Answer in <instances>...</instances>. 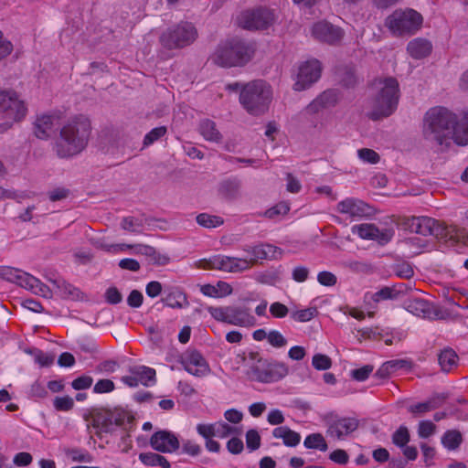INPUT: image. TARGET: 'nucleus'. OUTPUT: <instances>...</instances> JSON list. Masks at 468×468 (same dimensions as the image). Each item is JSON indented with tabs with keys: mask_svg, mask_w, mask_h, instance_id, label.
Listing matches in <instances>:
<instances>
[{
	"mask_svg": "<svg viewBox=\"0 0 468 468\" xmlns=\"http://www.w3.org/2000/svg\"><path fill=\"white\" fill-rule=\"evenodd\" d=\"M313 367L317 370H326L332 366V361L329 356L323 354H316L312 359Z\"/></svg>",
	"mask_w": 468,
	"mask_h": 468,
	"instance_id": "de8ad7c7",
	"label": "nucleus"
},
{
	"mask_svg": "<svg viewBox=\"0 0 468 468\" xmlns=\"http://www.w3.org/2000/svg\"><path fill=\"white\" fill-rule=\"evenodd\" d=\"M436 431V425L431 420H421L418 425V435L420 438L426 439L433 435Z\"/></svg>",
	"mask_w": 468,
	"mask_h": 468,
	"instance_id": "c03bdc74",
	"label": "nucleus"
},
{
	"mask_svg": "<svg viewBox=\"0 0 468 468\" xmlns=\"http://www.w3.org/2000/svg\"><path fill=\"white\" fill-rule=\"evenodd\" d=\"M311 34L318 41L330 45L339 43L344 37V31L339 27L326 21H319L313 25Z\"/></svg>",
	"mask_w": 468,
	"mask_h": 468,
	"instance_id": "f3484780",
	"label": "nucleus"
},
{
	"mask_svg": "<svg viewBox=\"0 0 468 468\" xmlns=\"http://www.w3.org/2000/svg\"><path fill=\"white\" fill-rule=\"evenodd\" d=\"M254 45L239 38L221 41L210 56L213 64L221 68L242 67L251 60Z\"/></svg>",
	"mask_w": 468,
	"mask_h": 468,
	"instance_id": "20e7f679",
	"label": "nucleus"
},
{
	"mask_svg": "<svg viewBox=\"0 0 468 468\" xmlns=\"http://www.w3.org/2000/svg\"><path fill=\"white\" fill-rule=\"evenodd\" d=\"M463 441L462 432L455 429L447 430L441 438V442L447 451L458 450Z\"/></svg>",
	"mask_w": 468,
	"mask_h": 468,
	"instance_id": "c756f323",
	"label": "nucleus"
},
{
	"mask_svg": "<svg viewBox=\"0 0 468 468\" xmlns=\"http://www.w3.org/2000/svg\"><path fill=\"white\" fill-rule=\"evenodd\" d=\"M92 382H93V379L91 377L80 376V377L75 378L71 382V387L75 390H83V389H87V388H90L92 385Z\"/></svg>",
	"mask_w": 468,
	"mask_h": 468,
	"instance_id": "bf43d9fd",
	"label": "nucleus"
},
{
	"mask_svg": "<svg viewBox=\"0 0 468 468\" xmlns=\"http://www.w3.org/2000/svg\"><path fill=\"white\" fill-rule=\"evenodd\" d=\"M395 274L403 279H410L414 275L412 266L408 262H401L394 267Z\"/></svg>",
	"mask_w": 468,
	"mask_h": 468,
	"instance_id": "3c124183",
	"label": "nucleus"
},
{
	"mask_svg": "<svg viewBox=\"0 0 468 468\" xmlns=\"http://www.w3.org/2000/svg\"><path fill=\"white\" fill-rule=\"evenodd\" d=\"M309 270L305 266H297L292 270V279L297 282H303L307 280Z\"/></svg>",
	"mask_w": 468,
	"mask_h": 468,
	"instance_id": "774afa93",
	"label": "nucleus"
},
{
	"mask_svg": "<svg viewBox=\"0 0 468 468\" xmlns=\"http://www.w3.org/2000/svg\"><path fill=\"white\" fill-rule=\"evenodd\" d=\"M121 227L124 230L137 232L138 229L142 227V222L133 217H125L121 222Z\"/></svg>",
	"mask_w": 468,
	"mask_h": 468,
	"instance_id": "864d4df0",
	"label": "nucleus"
},
{
	"mask_svg": "<svg viewBox=\"0 0 468 468\" xmlns=\"http://www.w3.org/2000/svg\"><path fill=\"white\" fill-rule=\"evenodd\" d=\"M236 429L229 426L224 421L215 422V436L218 438H226L235 432Z\"/></svg>",
	"mask_w": 468,
	"mask_h": 468,
	"instance_id": "6e6d98bb",
	"label": "nucleus"
},
{
	"mask_svg": "<svg viewBox=\"0 0 468 468\" xmlns=\"http://www.w3.org/2000/svg\"><path fill=\"white\" fill-rule=\"evenodd\" d=\"M422 133L427 144L435 151L446 149L452 139L458 145H467L468 112L457 119L444 107L431 108L425 114Z\"/></svg>",
	"mask_w": 468,
	"mask_h": 468,
	"instance_id": "f257e3e1",
	"label": "nucleus"
},
{
	"mask_svg": "<svg viewBox=\"0 0 468 468\" xmlns=\"http://www.w3.org/2000/svg\"><path fill=\"white\" fill-rule=\"evenodd\" d=\"M357 155L359 159L364 163L372 165L378 164L380 160L379 154L376 151L369 148H361L357 150Z\"/></svg>",
	"mask_w": 468,
	"mask_h": 468,
	"instance_id": "37998d69",
	"label": "nucleus"
},
{
	"mask_svg": "<svg viewBox=\"0 0 468 468\" xmlns=\"http://www.w3.org/2000/svg\"><path fill=\"white\" fill-rule=\"evenodd\" d=\"M246 444L250 451H256L261 446V436L256 430H249L246 433Z\"/></svg>",
	"mask_w": 468,
	"mask_h": 468,
	"instance_id": "09e8293b",
	"label": "nucleus"
},
{
	"mask_svg": "<svg viewBox=\"0 0 468 468\" xmlns=\"http://www.w3.org/2000/svg\"><path fill=\"white\" fill-rule=\"evenodd\" d=\"M197 37V31L193 24L181 22L167 29L160 36L161 44L166 48H184L193 43Z\"/></svg>",
	"mask_w": 468,
	"mask_h": 468,
	"instance_id": "f8f14e48",
	"label": "nucleus"
},
{
	"mask_svg": "<svg viewBox=\"0 0 468 468\" xmlns=\"http://www.w3.org/2000/svg\"><path fill=\"white\" fill-rule=\"evenodd\" d=\"M151 447L160 452H173L179 449L177 437L168 431L154 432L150 438Z\"/></svg>",
	"mask_w": 468,
	"mask_h": 468,
	"instance_id": "412c9836",
	"label": "nucleus"
},
{
	"mask_svg": "<svg viewBox=\"0 0 468 468\" xmlns=\"http://www.w3.org/2000/svg\"><path fill=\"white\" fill-rule=\"evenodd\" d=\"M128 372L129 375L122 377L121 380L130 388H136L140 384L145 387H151L156 382V372L152 367L135 365L129 367Z\"/></svg>",
	"mask_w": 468,
	"mask_h": 468,
	"instance_id": "4468645a",
	"label": "nucleus"
},
{
	"mask_svg": "<svg viewBox=\"0 0 468 468\" xmlns=\"http://www.w3.org/2000/svg\"><path fill=\"white\" fill-rule=\"evenodd\" d=\"M210 268L229 272H241L251 268V261L246 258L215 256L209 260Z\"/></svg>",
	"mask_w": 468,
	"mask_h": 468,
	"instance_id": "a211bd4d",
	"label": "nucleus"
},
{
	"mask_svg": "<svg viewBox=\"0 0 468 468\" xmlns=\"http://www.w3.org/2000/svg\"><path fill=\"white\" fill-rule=\"evenodd\" d=\"M272 91L271 86L263 80H253L242 86L239 103L251 115H261L269 108Z\"/></svg>",
	"mask_w": 468,
	"mask_h": 468,
	"instance_id": "39448f33",
	"label": "nucleus"
},
{
	"mask_svg": "<svg viewBox=\"0 0 468 468\" xmlns=\"http://www.w3.org/2000/svg\"><path fill=\"white\" fill-rule=\"evenodd\" d=\"M373 366L366 365L360 368H356L351 371V377L357 381H365L368 378L370 374L373 372Z\"/></svg>",
	"mask_w": 468,
	"mask_h": 468,
	"instance_id": "603ef678",
	"label": "nucleus"
},
{
	"mask_svg": "<svg viewBox=\"0 0 468 468\" xmlns=\"http://www.w3.org/2000/svg\"><path fill=\"white\" fill-rule=\"evenodd\" d=\"M207 313L217 322L239 327H253L257 324L250 309L240 305L207 306Z\"/></svg>",
	"mask_w": 468,
	"mask_h": 468,
	"instance_id": "6e6552de",
	"label": "nucleus"
},
{
	"mask_svg": "<svg viewBox=\"0 0 468 468\" xmlns=\"http://www.w3.org/2000/svg\"><path fill=\"white\" fill-rule=\"evenodd\" d=\"M410 432L407 427L400 426L392 435V442L399 446L404 447L410 441Z\"/></svg>",
	"mask_w": 468,
	"mask_h": 468,
	"instance_id": "79ce46f5",
	"label": "nucleus"
},
{
	"mask_svg": "<svg viewBox=\"0 0 468 468\" xmlns=\"http://www.w3.org/2000/svg\"><path fill=\"white\" fill-rule=\"evenodd\" d=\"M135 249L136 254H142L145 255L149 258H152V256H156V250L154 247L148 246V245H127V244H116V245H109L105 246V250L107 251L113 250H124L125 249Z\"/></svg>",
	"mask_w": 468,
	"mask_h": 468,
	"instance_id": "72a5a7b5",
	"label": "nucleus"
},
{
	"mask_svg": "<svg viewBox=\"0 0 468 468\" xmlns=\"http://www.w3.org/2000/svg\"><path fill=\"white\" fill-rule=\"evenodd\" d=\"M402 226L411 233L424 237L432 236L438 239H445L450 235V230L445 224L426 216L405 218Z\"/></svg>",
	"mask_w": 468,
	"mask_h": 468,
	"instance_id": "9d476101",
	"label": "nucleus"
},
{
	"mask_svg": "<svg viewBox=\"0 0 468 468\" xmlns=\"http://www.w3.org/2000/svg\"><path fill=\"white\" fill-rule=\"evenodd\" d=\"M27 107L14 90H0V133L21 121L27 114Z\"/></svg>",
	"mask_w": 468,
	"mask_h": 468,
	"instance_id": "1a4fd4ad",
	"label": "nucleus"
},
{
	"mask_svg": "<svg viewBox=\"0 0 468 468\" xmlns=\"http://www.w3.org/2000/svg\"><path fill=\"white\" fill-rule=\"evenodd\" d=\"M335 211L352 220L369 217L373 213L372 207L367 203L355 197H346L338 202Z\"/></svg>",
	"mask_w": 468,
	"mask_h": 468,
	"instance_id": "2eb2a0df",
	"label": "nucleus"
},
{
	"mask_svg": "<svg viewBox=\"0 0 468 468\" xmlns=\"http://www.w3.org/2000/svg\"><path fill=\"white\" fill-rule=\"evenodd\" d=\"M91 123L90 119L78 114L68 119L60 127L54 143V151L59 158L69 159L81 154L88 146Z\"/></svg>",
	"mask_w": 468,
	"mask_h": 468,
	"instance_id": "f03ea898",
	"label": "nucleus"
},
{
	"mask_svg": "<svg viewBox=\"0 0 468 468\" xmlns=\"http://www.w3.org/2000/svg\"><path fill=\"white\" fill-rule=\"evenodd\" d=\"M358 421L355 418H341L333 420L328 427V434L336 439H343L356 431Z\"/></svg>",
	"mask_w": 468,
	"mask_h": 468,
	"instance_id": "4be33fe9",
	"label": "nucleus"
},
{
	"mask_svg": "<svg viewBox=\"0 0 468 468\" xmlns=\"http://www.w3.org/2000/svg\"><path fill=\"white\" fill-rule=\"evenodd\" d=\"M303 445L307 449H315L321 452H325L327 450L326 441L320 433H312L308 435L303 441Z\"/></svg>",
	"mask_w": 468,
	"mask_h": 468,
	"instance_id": "4c0bfd02",
	"label": "nucleus"
},
{
	"mask_svg": "<svg viewBox=\"0 0 468 468\" xmlns=\"http://www.w3.org/2000/svg\"><path fill=\"white\" fill-rule=\"evenodd\" d=\"M0 277L37 295L47 297L50 292L48 287L39 279L18 269L0 267Z\"/></svg>",
	"mask_w": 468,
	"mask_h": 468,
	"instance_id": "9b49d317",
	"label": "nucleus"
},
{
	"mask_svg": "<svg viewBox=\"0 0 468 468\" xmlns=\"http://www.w3.org/2000/svg\"><path fill=\"white\" fill-rule=\"evenodd\" d=\"M272 436L276 439H282L287 447H296L301 441L300 433L291 430L288 426H279L273 429Z\"/></svg>",
	"mask_w": 468,
	"mask_h": 468,
	"instance_id": "a878e982",
	"label": "nucleus"
},
{
	"mask_svg": "<svg viewBox=\"0 0 468 468\" xmlns=\"http://www.w3.org/2000/svg\"><path fill=\"white\" fill-rule=\"evenodd\" d=\"M167 128L165 126H159L152 129L147 133L144 138V146H149L160 138L165 135Z\"/></svg>",
	"mask_w": 468,
	"mask_h": 468,
	"instance_id": "a19ab883",
	"label": "nucleus"
},
{
	"mask_svg": "<svg viewBox=\"0 0 468 468\" xmlns=\"http://www.w3.org/2000/svg\"><path fill=\"white\" fill-rule=\"evenodd\" d=\"M182 365L186 371L195 377L202 378L210 372L207 362L197 351L186 353L182 359Z\"/></svg>",
	"mask_w": 468,
	"mask_h": 468,
	"instance_id": "aec40b11",
	"label": "nucleus"
},
{
	"mask_svg": "<svg viewBox=\"0 0 468 468\" xmlns=\"http://www.w3.org/2000/svg\"><path fill=\"white\" fill-rule=\"evenodd\" d=\"M376 234H377L376 237H374L372 239V240H376L379 244L385 245V244L388 243L391 240V239L394 236V231L392 229H379L378 228V233H376Z\"/></svg>",
	"mask_w": 468,
	"mask_h": 468,
	"instance_id": "680f3d73",
	"label": "nucleus"
},
{
	"mask_svg": "<svg viewBox=\"0 0 468 468\" xmlns=\"http://www.w3.org/2000/svg\"><path fill=\"white\" fill-rule=\"evenodd\" d=\"M197 223L207 229H212L221 226L224 223L222 218L207 213H200L196 218Z\"/></svg>",
	"mask_w": 468,
	"mask_h": 468,
	"instance_id": "e433bc0d",
	"label": "nucleus"
},
{
	"mask_svg": "<svg viewBox=\"0 0 468 468\" xmlns=\"http://www.w3.org/2000/svg\"><path fill=\"white\" fill-rule=\"evenodd\" d=\"M353 233H356L361 239H372L378 233V227L374 224H360L352 228Z\"/></svg>",
	"mask_w": 468,
	"mask_h": 468,
	"instance_id": "58836bf2",
	"label": "nucleus"
},
{
	"mask_svg": "<svg viewBox=\"0 0 468 468\" xmlns=\"http://www.w3.org/2000/svg\"><path fill=\"white\" fill-rule=\"evenodd\" d=\"M431 49V43L429 40L420 37L410 41L407 46L409 54L416 59H420L429 56Z\"/></svg>",
	"mask_w": 468,
	"mask_h": 468,
	"instance_id": "b1692460",
	"label": "nucleus"
},
{
	"mask_svg": "<svg viewBox=\"0 0 468 468\" xmlns=\"http://www.w3.org/2000/svg\"><path fill=\"white\" fill-rule=\"evenodd\" d=\"M32 455L26 452L16 453L13 459V463L19 467L27 466L32 463Z\"/></svg>",
	"mask_w": 468,
	"mask_h": 468,
	"instance_id": "69168bd1",
	"label": "nucleus"
},
{
	"mask_svg": "<svg viewBox=\"0 0 468 468\" xmlns=\"http://www.w3.org/2000/svg\"><path fill=\"white\" fill-rule=\"evenodd\" d=\"M50 282L56 286L58 293L63 297L71 300H80L82 298V292L77 287L67 282L61 278L50 280Z\"/></svg>",
	"mask_w": 468,
	"mask_h": 468,
	"instance_id": "cd10ccee",
	"label": "nucleus"
},
{
	"mask_svg": "<svg viewBox=\"0 0 468 468\" xmlns=\"http://www.w3.org/2000/svg\"><path fill=\"white\" fill-rule=\"evenodd\" d=\"M275 20L274 13L268 8L248 10L241 14L239 25L249 30L264 29Z\"/></svg>",
	"mask_w": 468,
	"mask_h": 468,
	"instance_id": "ddd939ff",
	"label": "nucleus"
},
{
	"mask_svg": "<svg viewBox=\"0 0 468 468\" xmlns=\"http://www.w3.org/2000/svg\"><path fill=\"white\" fill-rule=\"evenodd\" d=\"M337 101V94L333 90L324 91L315 100H314L308 106L309 112H317L323 108L330 107Z\"/></svg>",
	"mask_w": 468,
	"mask_h": 468,
	"instance_id": "393cba45",
	"label": "nucleus"
},
{
	"mask_svg": "<svg viewBox=\"0 0 468 468\" xmlns=\"http://www.w3.org/2000/svg\"><path fill=\"white\" fill-rule=\"evenodd\" d=\"M115 388L113 381L111 379H100L93 387V392L101 394L112 392Z\"/></svg>",
	"mask_w": 468,
	"mask_h": 468,
	"instance_id": "5fc2aeb1",
	"label": "nucleus"
},
{
	"mask_svg": "<svg viewBox=\"0 0 468 468\" xmlns=\"http://www.w3.org/2000/svg\"><path fill=\"white\" fill-rule=\"evenodd\" d=\"M406 288L405 284L401 283L398 286L393 287H383L379 291L376 292L372 295V300L376 303L383 300H394L397 299L398 296L404 292V289Z\"/></svg>",
	"mask_w": 468,
	"mask_h": 468,
	"instance_id": "7c9ffc66",
	"label": "nucleus"
},
{
	"mask_svg": "<svg viewBox=\"0 0 468 468\" xmlns=\"http://www.w3.org/2000/svg\"><path fill=\"white\" fill-rule=\"evenodd\" d=\"M267 341L275 348H282L287 345V339L277 330H271L268 333Z\"/></svg>",
	"mask_w": 468,
	"mask_h": 468,
	"instance_id": "49530a36",
	"label": "nucleus"
},
{
	"mask_svg": "<svg viewBox=\"0 0 468 468\" xmlns=\"http://www.w3.org/2000/svg\"><path fill=\"white\" fill-rule=\"evenodd\" d=\"M458 355L452 348L443 349L438 357L439 364L444 372L451 371L458 363Z\"/></svg>",
	"mask_w": 468,
	"mask_h": 468,
	"instance_id": "2f4dec72",
	"label": "nucleus"
},
{
	"mask_svg": "<svg viewBox=\"0 0 468 468\" xmlns=\"http://www.w3.org/2000/svg\"><path fill=\"white\" fill-rule=\"evenodd\" d=\"M317 281L321 285L334 286L337 282V278L334 273L323 271L317 274Z\"/></svg>",
	"mask_w": 468,
	"mask_h": 468,
	"instance_id": "13d9d810",
	"label": "nucleus"
},
{
	"mask_svg": "<svg viewBox=\"0 0 468 468\" xmlns=\"http://www.w3.org/2000/svg\"><path fill=\"white\" fill-rule=\"evenodd\" d=\"M241 181L237 177L223 180L218 186L219 194L227 199L233 200L239 196Z\"/></svg>",
	"mask_w": 468,
	"mask_h": 468,
	"instance_id": "bb28decb",
	"label": "nucleus"
},
{
	"mask_svg": "<svg viewBox=\"0 0 468 468\" xmlns=\"http://www.w3.org/2000/svg\"><path fill=\"white\" fill-rule=\"evenodd\" d=\"M250 358L254 362L247 372L251 380L273 383L282 379L289 373V367L283 362H270L263 359L257 352H250Z\"/></svg>",
	"mask_w": 468,
	"mask_h": 468,
	"instance_id": "0eeeda50",
	"label": "nucleus"
},
{
	"mask_svg": "<svg viewBox=\"0 0 468 468\" xmlns=\"http://www.w3.org/2000/svg\"><path fill=\"white\" fill-rule=\"evenodd\" d=\"M53 406L58 411H69L74 407V400L69 396L56 397Z\"/></svg>",
	"mask_w": 468,
	"mask_h": 468,
	"instance_id": "a18cd8bd",
	"label": "nucleus"
},
{
	"mask_svg": "<svg viewBox=\"0 0 468 468\" xmlns=\"http://www.w3.org/2000/svg\"><path fill=\"white\" fill-rule=\"evenodd\" d=\"M95 426L100 428L101 431L112 432L113 431L112 418H110L108 414L97 416L94 419Z\"/></svg>",
	"mask_w": 468,
	"mask_h": 468,
	"instance_id": "8fccbe9b",
	"label": "nucleus"
},
{
	"mask_svg": "<svg viewBox=\"0 0 468 468\" xmlns=\"http://www.w3.org/2000/svg\"><path fill=\"white\" fill-rule=\"evenodd\" d=\"M198 131L206 141L218 144L222 141V134L218 130L216 123L208 119L199 123Z\"/></svg>",
	"mask_w": 468,
	"mask_h": 468,
	"instance_id": "c85d7f7f",
	"label": "nucleus"
},
{
	"mask_svg": "<svg viewBox=\"0 0 468 468\" xmlns=\"http://www.w3.org/2000/svg\"><path fill=\"white\" fill-rule=\"evenodd\" d=\"M165 305L171 308H185L189 305L186 295L181 291H175L162 300Z\"/></svg>",
	"mask_w": 468,
	"mask_h": 468,
	"instance_id": "f704fd0d",
	"label": "nucleus"
},
{
	"mask_svg": "<svg viewBox=\"0 0 468 468\" xmlns=\"http://www.w3.org/2000/svg\"><path fill=\"white\" fill-rule=\"evenodd\" d=\"M243 250L250 255L248 260L251 261V267L259 260H275L282 255L280 248L269 243H260L253 246L246 245L243 247Z\"/></svg>",
	"mask_w": 468,
	"mask_h": 468,
	"instance_id": "6ab92c4d",
	"label": "nucleus"
},
{
	"mask_svg": "<svg viewBox=\"0 0 468 468\" xmlns=\"http://www.w3.org/2000/svg\"><path fill=\"white\" fill-rule=\"evenodd\" d=\"M321 72L322 66L319 60L314 58L303 62L299 67L294 90L300 91L309 88L319 80Z\"/></svg>",
	"mask_w": 468,
	"mask_h": 468,
	"instance_id": "dca6fc26",
	"label": "nucleus"
},
{
	"mask_svg": "<svg viewBox=\"0 0 468 468\" xmlns=\"http://www.w3.org/2000/svg\"><path fill=\"white\" fill-rule=\"evenodd\" d=\"M290 210V207L286 203H279L276 206L267 209L265 216L269 218H274L278 215H285Z\"/></svg>",
	"mask_w": 468,
	"mask_h": 468,
	"instance_id": "052dcab7",
	"label": "nucleus"
},
{
	"mask_svg": "<svg viewBox=\"0 0 468 468\" xmlns=\"http://www.w3.org/2000/svg\"><path fill=\"white\" fill-rule=\"evenodd\" d=\"M55 117L44 114L37 118L34 123V133L38 139H48L54 130Z\"/></svg>",
	"mask_w": 468,
	"mask_h": 468,
	"instance_id": "5701e85b",
	"label": "nucleus"
},
{
	"mask_svg": "<svg viewBox=\"0 0 468 468\" xmlns=\"http://www.w3.org/2000/svg\"><path fill=\"white\" fill-rule=\"evenodd\" d=\"M33 354L35 361L41 367H49L54 362V356L46 354L39 349H36Z\"/></svg>",
	"mask_w": 468,
	"mask_h": 468,
	"instance_id": "4d7b16f0",
	"label": "nucleus"
},
{
	"mask_svg": "<svg viewBox=\"0 0 468 468\" xmlns=\"http://www.w3.org/2000/svg\"><path fill=\"white\" fill-rule=\"evenodd\" d=\"M315 307H309L306 309L294 311L291 314V317L297 322L305 323L312 320L317 314Z\"/></svg>",
	"mask_w": 468,
	"mask_h": 468,
	"instance_id": "ea45409f",
	"label": "nucleus"
},
{
	"mask_svg": "<svg viewBox=\"0 0 468 468\" xmlns=\"http://www.w3.org/2000/svg\"><path fill=\"white\" fill-rule=\"evenodd\" d=\"M408 310L417 316L427 317L431 314V304L423 299H413L409 303Z\"/></svg>",
	"mask_w": 468,
	"mask_h": 468,
	"instance_id": "c9c22d12",
	"label": "nucleus"
},
{
	"mask_svg": "<svg viewBox=\"0 0 468 468\" xmlns=\"http://www.w3.org/2000/svg\"><path fill=\"white\" fill-rule=\"evenodd\" d=\"M143 300L144 296L142 292L137 290H133L127 298V303L132 308H138L142 305Z\"/></svg>",
	"mask_w": 468,
	"mask_h": 468,
	"instance_id": "338daca9",
	"label": "nucleus"
},
{
	"mask_svg": "<svg viewBox=\"0 0 468 468\" xmlns=\"http://www.w3.org/2000/svg\"><path fill=\"white\" fill-rule=\"evenodd\" d=\"M270 313L276 318H283L288 314L289 309L283 303L275 302L271 304Z\"/></svg>",
	"mask_w": 468,
	"mask_h": 468,
	"instance_id": "0e129e2a",
	"label": "nucleus"
},
{
	"mask_svg": "<svg viewBox=\"0 0 468 468\" xmlns=\"http://www.w3.org/2000/svg\"><path fill=\"white\" fill-rule=\"evenodd\" d=\"M422 23L421 14L412 8L396 9L385 19V27L395 37L414 35Z\"/></svg>",
	"mask_w": 468,
	"mask_h": 468,
	"instance_id": "423d86ee",
	"label": "nucleus"
},
{
	"mask_svg": "<svg viewBox=\"0 0 468 468\" xmlns=\"http://www.w3.org/2000/svg\"><path fill=\"white\" fill-rule=\"evenodd\" d=\"M105 300L110 304H118L122 301V295L116 287H110L105 292Z\"/></svg>",
	"mask_w": 468,
	"mask_h": 468,
	"instance_id": "e2e57ef3",
	"label": "nucleus"
},
{
	"mask_svg": "<svg viewBox=\"0 0 468 468\" xmlns=\"http://www.w3.org/2000/svg\"><path fill=\"white\" fill-rule=\"evenodd\" d=\"M139 460L146 466H160L170 468V463L165 457L154 452H143L139 454Z\"/></svg>",
	"mask_w": 468,
	"mask_h": 468,
	"instance_id": "473e14b6",
	"label": "nucleus"
},
{
	"mask_svg": "<svg viewBox=\"0 0 468 468\" xmlns=\"http://www.w3.org/2000/svg\"><path fill=\"white\" fill-rule=\"evenodd\" d=\"M371 88L375 90V94L368 102L370 107L368 117L377 121L390 116L399 104L398 80L393 77L376 79L372 82Z\"/></svg>",
	"mask_w": 468,
	"mask_h": 468,
	"instance_id": "7ed1b4c3",
	"label": "nucleus"
}]
</instances>
